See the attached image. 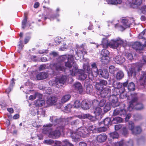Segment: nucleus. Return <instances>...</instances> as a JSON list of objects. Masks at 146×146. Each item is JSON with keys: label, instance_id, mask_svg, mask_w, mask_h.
I'll return each mask as SVG.
<instances>
[{"label": "nucleus", "instance_id": "2", "mask_svg": "<svg viewBox=\"0 0 146 146\" xmlns=\"http://www.w3.org/2000/svg\"><path fill=\"white\" fill-rule=\"evenodd\" d=\"M97 132V128L94 125L90 126L88 128L81 127L76 130L75 132H72L71 136L74 141H76L80 138V137H85L88 135L90 133H96Z\"/></svg>", "mask_w": 146, "mask_h": 146}, {"label": "nucleus", "instance_id": "26", "mask_svg": "<svg viewBox=\"0 0 146 146\" xmlns=\"http://www.w3.org/2000/svg\"><path fill=\"white\" fill-rule=\"evenodd\" d=\"M91 68L90 69L91 71L95 73V76H97L98 75V70L97 67L96 63L95 62L91 64Z\"/></svg>", "mask_w": 146, "mask_h": 146}, {"label": "nucleus", "instance_id": "37", "mask_svg": "<svg viewBox=\"0 0 146 146\" xmlns=\"http://www.w3.org/2000/svg\"><path fill=\"white\" fill-rule=\"evenodd\" d=\"M111 121V119L109 117L106 118L105 119L103 122H102L99 123V125L104 123L105 125L108 126L110 124Z\"/></svg>", "mask_w": 146, "mask_h": 146}, {"label": "nucleus", "instance_id": "27", "mask_svg": "<svg viewBox=\"0 0 146 146\" xmlns=\"http://www.w3.org/2000/svg\"><path fill=\"white\" fill-rule=\"evenodd\" d=\"M76 90H78L80 93L81 94L83 92V90L81 83L78 82H76L74 85Z\"/></svg>", "mask_w": 146, "mask_h": 146}, {"label": "nucleus", "instance_id": "34", "mask_svg": "<svg viewBox=\"0 0 146 146\" xmlns=\"http://www.w3.org/2000/svg\"><path fill=\"white\" fill-rule=\"evenodd\" d=\"M50 121L53 122L54 124L58 123H59V122L61 120V119H58L56 117L54 116L50 117Z\"/></svg>", "mask_w": 146, "mask_h": 146}, {"label": "nucleus", "instance_id": "21", "mask_svg": "<svg viewBox=\"0 0 146 146\" xmlns=\"http://www.w3.org/2000/svg\"><path fill=\"white\" fill-rule=\"evenodd\" d=\"M91 106L90 102L86 100H83L82 102L81 107L84 110L89 109Z\"/></svg>", "mask_w": 146, "mask_h": 146}, {"label": "nucleus", "instance_id": "24", "mask_svg": "<svg viewBox=\"0 0 146 146\" xmlns=\"http://www.w3.org/2000/svg\"><path fill=\"white\" fill-rule=\"evenodd\" d=\"M48 76L47 73L45 72H41L36 76V78L37 80H41L46 78Z\"/></svg>", "mask_w": 146, "mask_h": 146}, {"label": "nucleus", "instance_id": "35", "mask_svg": "<svg viewBox=\"0 0 146 146\" xmlns=\"http://www.w3.org/2000/svg\"><path fill=\"white\" fill-rule=\"evenodd\" d=\"M71 97L69 94H66L62 98L61 102L62 103H64L68 101Z\"/></svg>", "mask_w": 146, "mask_h": 146}, {"label": "nucleus", "instance_id": "36", "mask_svg": "<svg viewBox=\"0 0 146 146\" xmlns=\"http://www.w3.org/2000/svg\"><path fill=\"white\" fill-rule=\"evenodd\" d=\"M141 128L139 126L136 127L134 128L132 133L133 134H137L140 133L141 131Z\"/></svg>", "mask_w": 146, "mask_h": 146}, {"label": "nucleus", "instance_id": "14", "mask_svg": "<svg viewBox=\"0 0 146 146\" xmlns=\"http://www.w3.org/2000/svg\"><path fill=\"white\" fill-rule=\"evenodd\" d=\"M98 74L102 78L107 79L109 76V73L106 69H104L102 70L99 69L98 72Z\"/></svg>", "mask_w": 146, "mask_h": 146}, {"label": "nucleus", "instance_id": "12", "mask_svg": "<svg viewBox=\"0 0 146 146\" xmlns=\"http://www.w3.org/2000/svg\"><path fill=\"white\" fill-rule=\"evenodd\" d=\"M83 66L85 72L87 73L89 79L91 80H92L94 79V77H96L95 76V73L91 71L89 66L84 65Z\"/></svg>", "mask_w": 146, "mask_h": 146}, {"label": "nucleus", "instance_id": "16", "mask_svg": "<svg viewBox=\"0 0 146 146\" xmlns=\"http://www.w3.org/2000/svg\"><path fill=\"white\" fill-rule=\"evenodd\" d=\"M146 46V44L142 45L139 42H136L134 43L132 47L133 48L137 50H142L143 48Z\"/></svg>", "mask_w": 146, "mask_h": 146}, {"label": "nucleus", "instance_id": "47", "mask_svg": "<svg viewBox=\"0 0 146 146\" xmlns=\"http://www.w3.org/2000/svg\"><path fill=\"white\" fill-rule=\"evenodd\" d=\"M93 87L92 85H88L87 86L86 92L87 94H90L92 92Z\"/></svg>", "mask_w": 146, "mask_h": 146}, {"label": "nucleus", "instance_id": "7", "mask_svg": "<svg viewBox=\"0 0 146 146\" xmlns=\"http://www.w3.org/2000/svg\"><path fill=\"white\" fill-rule=\"evenodd\" d=\"M130 96L131 99L129 102V106L128 107L129 111H130L134 108L138 110H142L144 108V106L141 103L137 102L138 97L137 94H131Z\"/></svg>", "mask_w": 146, "mask_h": 146}, {"label": "nucleus", "instance_id": "5", "mask_svg": "<svg viewBox=\"0 0 146 146\" xmlns=\"http://www.w3.org/2000/svg\"><path fill=\"white\" fill-rule=\"evenodd\" d=\"M100 93L101 96L108 98L113 107H115L119 105L117 97L115 95H110L111 89L110 87L108 86L102 90Z\"/></svg>", "mask_w": 146, "mask_h": 146}, {"label": "nucleus", "instance_id": "62", "mask_svg": "<svg viewBox=\"0 0 146 146\" xmlns=\"http://www.w3.org/2000/svg\"><path fill=\"white\" fill-rule=\"evenodd\" d=\"M79 123V120L78 119H76L75 120L73 121L70 122V124L72 125H76L77 124Z\"/></svg>", "mask_w": 146, "mask_h": 146}, {"label": "nucleus", "instance_id": "52", "mask_svg": "<svg viewBox=\"0 0 146 146\" xmlns=\"http://www.w3.org/2000/svg\"><path fill=\"white\" fill-rule=\"evenodd\" d=\"M109 72L111 74H113L116 71V69L113 66H110L109 67Z\"/></svg>", "mask_w": 146, "mask_h": 146}, {"label": "nucleus", "instance_id": "45", "mask_svg": "<svg viewBox=\"0 0 146 146\" xmlns=\"http://www.w3.org/2000/svg\"><path fill=\"white\" fill-rule=\"evenodd\" d=\"M128 128L132 133V131H133L135 128L134 124L132 121H131L129 122Z\"/></svg>", "mask_w": 146, "mask_h": 146}, {"label": "nucleus", "instance_id": "53", "mask_svg": "<svg viewBox=\"0 0 146 146\" xmlns=\"http://www.w3.org/2000/svg\"><path fill=\"white\" fill-rule=\"evenodd\" d=\"M74 117H70L66 118L65 119L66 123L70 124L71 121L73 119Z\"/></svg>", "mask_w": 146, "mask_h": 146}, {"label": "nucleus", "instance_id": "55", "mask_svg": "<svg viewBox=\"0 0 146 146\" xmlns=\"http://www.w3.org/2000/svg\"><path fill=\"white\" fill-rule=\"evenodd\" d=\"M106 101L104 99L102 100L99 103V106L101 107H103L104 105H105L106 103Z\"/></svg>", "mask_w": 146, "mask_h": 146}, {"label": "nucleus", "instance_id": "6", "mask_svg": "<svg viewBox=\"0 0 146 146\" xmlns=\"http://www.w3.org/2000/svg\"><path fill=\"white\" fill-rule=\"evenodd\" d=\"M144 64H146V56H143V59L140 62L129 64V67L130 68H129L128 73L135 77L138 72L141 70L142 66Z\"/></svg>", "mask_w": 146, "mask_h": 146}, {"label": "nucleus", "instance_id": "50", "mask_svg": "<svg viewBox=\"0 0 146 146\" xmlns=\"http://www.w3.org/2000/svg\"><path fill=\"white\" fill-rule=\"evenodd\" d=\"M77 49L78 51H76V54L78 57L79 58L78 59H79V58H80L81 56L84 57V53L82 50H80L79 51Z\"/></svg>", "mask_w": 146, "mask_h": 146}, {"label": "nucleus", "instance_id": "1", "mask_svg": "<svg viewBox=\"0 0 146 146\" xmlns=\"http://www.w3.org/2000/svg\"><path fill=\"white\" fill-rule=\"evenodd\" d=\"M73 56L72 55H68V61L65 63L66 68L64 64L61 62L54 63L52 65V68L54 70L53 74H57L60 71H64L66 72L69 70V74L72 76H74L76 73L78 66L75 62H72L73 60Z\"/></svg>", "mask_w": 146, "mask_h": 146}, {"label": "nucleus", "instance_id": "10", "mask_svg": "<svg viewBox=\"0 0 146 146\" xmlns=\"http://www.w3.org/2000/svg\"><path fill=\"white\" fill-rule=\"evenodd\" d=\"M125 105L123 104L120 105V108L115 109L113 112V115L116 116L119 115L120 116L125 115L127 113V111L125 108Z\"/></svg>", "mask_w": 146, "mask_h": 146}, {"label": "nucleus", "instance_id": "13", "mask_svg": "<svg viewBox=\"0 0 146 146\" xmlns=\"http://www.w3.org/2000/svg\"><path fill=\"white\" fill-rule=\"evenodd\" d=\"M130 6L133 8H137L141 4L142 0H127Z\"/></svg>", "mask_w": 146, "mask_h": 146}, {"label": "nucleus", "instance_id": "11", "mask_svg": "<svg viewBox=\"0 0 146 146\" xmlns=\"http://www.w3.org/2000/svg\"><path fill=\"white\" fill-rule=\"evenodd\" d=\"M133 146V141L132 140L129 139L125 142L124 140H122L120 141L115 143L114 146Z\"/></svg>", "mask_w": 146, "mask_h": 146}, {"label": "nucleus", "instance_id": "61", "mask_svg": "<svg viewBox=\"0 0 146 146\" xmlns=\"http://www.w3.org/2000/svg\"><path fill=\"white\" fill-rule=\"evenodd\" d=\"M67 58V56L66 55L62 56L60 57V60L62 61H64L66 60Z\"/></svg>", "mask_w": 146, "mask_h": 146}, {"label": "nucleus", "instance_id": "56", "mask_svg": "<svg viewBox=\"0 0 146 146\" xmlns=\"http://www.w3.org/2000/svg\"><path fill=\"white\" fill-rule=\"evenodd\" d=\"M107 130V128L104 127H100L97 129L98 131L100 132H104Z\"/></svg>", "mask_w": 146, "mask_h": 146}, {"label": "nucleus", "instance_id": "42", "mask_svg": "<svg viewBox=\"0 0 146 146\" xmlns=\"http://www.w3.org/2000/svg\"><path fill=\"white\" fill-rule=\"evenodd\" d=\"M135 85L132 82L130 83L128 85V89L129 91H134L135 89Z\"/></svg>", "mask_w": 146, "mask_h": 146}, {"label": "nucleus", "instance_id": "15", "mask_svg": "<svg viewBox=\"0 0 146 146\" xmlns=\"http://www.w3.org/2000/svg\"><path fill=\"white\" fill-rule=\"evenodd\" d=\"M77 71L75 75L77 74L78 75V78L80 80H84L87 77V75L84 73V72L81 70H78L77 68Z\"/></svg>", "mask_w": 146, "mask_h": 146}, {"label": "nucleus", "instance_id": "28", "mask_svg": "<svg viewBox=\"0 0 146 146\" xmlns=\"http://www.w3.org/2000/svg\"><path fill=\"white\" fill-rule=\"evenodd\" d=\"M109 135L110 136L108 139L111 141L114 139H117L119 137L118 133L115 131L109 133Z\"/></svg>", "mask_w": 146, "mask_h": 146}, {"label": "nucleus", "instance_id": "18", "mask_svg": "<svg viewBox=\"0 0 146 146\" xmlns=\"http://www.w3.org/2000/svg\"><path fill=\"white\" fill-rule=\"evenodd\" d=\"M97 141L100 143L104 142L107 138L106 135L105 133H102L98 135L96 137Z\"/></svg>", "mask_w": 146, "mask_h": 146}, {"label": "nucleus", "instance_id": "44", "mask_svg": "<svg viewBox=\"0 0 146 146\" xmlns=\"http://www.w3.org/2000/svg\"><path fill=\"white\" fill-rule=\"evenodd\" d=\"M72 108V105L70 104H68L64 107L65 111L67 113H68L71 111Z\"/></svg>", "mask_w": 146, "mask_h": 146}, {"label": "nucleus", "instance_id": "63", "mask_svg": "<svg viewBox=\"0 0 146 146\" xmlns=\"http://www.w3.org/2000/svg\"><path fill=\"white\" fill-rule=\"evenodd\" d=\"M142 13L143 14H146V6H144L141 8Z\"/></svg>", "mask_w": 146, "mask_h": 146}, {"label": "nucleus", "instance_id": "25", "mask_svg": "<svg viewBox=\"0 0 146 146\" xmlns=\"http://www.w3.org/2000/svg\"><path fill=\"white\" fill-rule=\"evenodd\" d=\"M123 128V133L124 135L125 136L127 133V131L126 128L123 127V126L121 124L115 125V131H118Z\"/></svg>", "mask_w": 146, "mask_h": 146}, {"label": "nucleus", "instance_id": "8", "mask_svg": "<svg viewBox=\"0 0 146 146\" xmlns=\"http://www.w3.org/2000/svg\"><path fill=\"white\" fill-rule=\"evenodd\" d=\"M66 76H62L56 78L55 81L54 80H50L49 82V84L50 86H53L55 83L56 87L62 88L66 85Z\"/></svg>", "mask_w": 146, "mask_h": 146}, {"label": "nucleus", "instance_id": "9", "mask_svg": "<svg viewBox=\"0 0 146 146\" xmlns=\"http://www.w3.org/2000/svg\"><path fill=\"white\" fill-rule=\"evenodd\" d=\"M130 21L129 20L125 18L122 20L121 21V23L122 25H119L118 24H116L115 25V28L118 29L119 30L123 31L126 28L130 27V25L131 24V21H133L132 23H134V20L133 18L130 19Z\"/></svg>", "mask_w": 146, "mask_h": 146}, {"label": "nucleus", "instance_id": "29", "mask_svg": "<svg viewBox=\"0 0 146 146\" xmlns=\"http://www.w3.org/2000/svg\"><path fill=\"white\" fill-rule=\"evenodd\" d=\"M108 4L117 5L120 4L122 3L121 0H106Z\"/></svg>", "mask_w": 146, "mask_h": 146}, {"label": "nucleus", "instance_id": "20", "mask_svg": "<svg viewBox=\"0 0 146 146\" xmlns=\"http://www.w3.org/2000/svg\"><path fill=\"white\" fill-rule=\"evenodd\" d=\"M113 59L116 63L119 64H122L125 62V60L124 57L120 55L117 56L115 57Z\"/></svg>", "mask_w": 146, "mask_h": 146}, {"label": "nucleus", "instance_id": "58", "mask_svg": "<svg viewBox=\"0 0 146 146\" xmlns=\"http://www.w3.org/2000/svg\"><path fill=\"white\" fill-rule=\"evenodd\" d=\"M99 83L102 86H106L107 84V82L104 80H100Z\"/></svg>", "mask_w": 146, "mask_h": 146}, {"label": "nucleus", "instance_id": "46", "mask_svg": "<svg viewBox=\"0 0 146 146\" xmlns=\"http://www.w3.org/2000/svg\"><path fill=\"white\" fill-rule=\"evenodd\" d=\"M73 107L74 108H76L81 107V104L79 101L76 100L74 103Z\"/></svg>", "mask_w": 146, "mask_h": 146}, {"label": "nucleus", "instance_id": "22", "mask_svg": "<svg viewBox=\"0 0 146 146\" xmlns=\"http://www.w3.org/2000/svg\"><path fill=\"white\" fill-rule=\"evenodd\" d=\"M57 101L56 98L54 96H49L47 98L46 103L48 106L52 105Z\"/></svg>", "mask_w": 146, "mask_h": 146}, {"label": "nucleus", "instance_id": "64", "mask_svg": "<svg viewBox=\"0 0 146 146\" xmlns=\"http://www.w3.org/2000/svg\"><path fill=\"white\" fill-rule=\"evenodd\" d=\"M79 144L80 146H87V143L83 141L80 142Z\"/></svg>", "mask_w": 146, "mask_h": 146}, {"label": "nucleus", "instance_id": "23", "mask_svg": "<svg viewBox=\"0 0 146 146\" xmlns=\"http://www.w3.org/2000/svg\"><path fill=\"white\" fill-rule=\"evenodd\" d=\"M139 79V82L141 85H143L146 82V71L142 72Z\"/></svg>", "mask_w": 146, "mask_h": 146}, {"label": "nucleus", "instance_id": "31", "mask_svg": "<svg viewBox=\"0 0 146 146\" xmlns=\"http://www.w3.org/2000/svg\"><path fill=\"white\" fill-rule=\"evenodd\" d=\"M79 118L81 119H85L87 118L91 120H92V118H93V117L91 115L89 114H82L81 115L78 116Z\"/></svg>", "mask_w": 146, "mask_h": 146}, {"label": "nucleus", "instance_id": "3", "mask_svg": "<svg viewBox=\"0 0 146 146\" xmlns=\"http://www.w3.org/2000/svg\"><path fill=\"white\" fill-rule=\"evenodd\" d=\"M123 43V40L119 38L111 40L109 42L107 38H104L102 39V44L99 46L104 48H106L109 46L111 48L116 49L118 50H119Z\"/></svg>", "mask_w": 146, "mask_h": 146}, {"label": "nucleus", "instance_id": "41", "mask_svg": "<svg viewBox=\"0 0 146 146\" xmlns=\"http://www.w3.org/2000/svg\"><path fill=\"white\" fill-rule=\"evenodd\" d=\"M109 58L108 56H102L101 58V62L104 64H106L109 62Z\"/></svg>", "mask_w": 146, "mask_h": 146}, {"label": "nucleus", "instance_id": "48", "mask_svg": "<svg viewBox=\"0 0 146 146\" xmlns=\"http://www.w3.org/2000/svg\"><path fill=\"white\" fill-rule=\"evenodd\" d=\"M101 54L102 56H108L109 54V52L106 49H103L101 51Z\"/></svg>", "mask_w": 146, "mask_h": 146}, {"label": "nucleus", "instance_id": "38", "mask_svg": "<svg viewBox=\"0 0 146 146\" xmlns=\"http://www.w3.org/2000/svg\"><path fill=\"white\" fill-rule=\"evenodd\" d=\"M138 37L139 39H145L146 38V29L144 30L139 35Z\"/></svg>", "mask_w": 146, "mask_h": 146}, {"label": "nucleus", "instance_id": "49", "mask_svg": "<svg viewBox=\"0 0 146 146\" xmlns=\"http://www.w3.org/2000/svg\"><path fill=\"white\" fill-rule=\"evenodd\" d=\"M127 96L126 92L123 89L122 92L119 95V97L120 98L123 99L127 97Z\"/></svg>", "mask_w": 146, "mask_h": 146}, {"label": "nucleus", "instance_id": "43", "mask_svg": "<svg viewBox=\"0 0 146 146\" xmlns=\"http://www.w3.org/2000/svg\"><path fill=\"white\" fill-rule=\"evenodd\" d=\"M25 17L22 22V28L24 29L26 27V23L27 21V17L25 13Z\"/></svg>", "mask_w": 146, "mask_h": 146}, {"label": "nucleus", "instance_id": "32", "mask_svg": "<svg viewBox=\"0 0 146 146\" xmlns=\"http://www.w3.org/2000/svg\"><path fill=\"white\" fill-rule=\"evenodd\" d=\"M35 111L34 113L32 112V114L33 115H34L37 114V115L40 114L41 115H44L45 114V112L42 108L39 109L38 110H37V109H35Z\"/></svg>", "mask_w": 146, "mask_h": 146}, {"label": "nucleus", "instance_id": "17", "mask_svg": "<svg viewBox=\"0 0 146 146\" xmlns=\"http://www.w3.org/2000/svg\"><path fill=\"white\" fill-rule=\"evenodd\" d=\"M58 146H73V145L70 143L66 139L62 142L58 141L56 142Z\"/></svg>", "mask_w": 146, "mask_h": 146}, {"label": "nucleus", "instance_id": "33", "mask_svg": "<svg viewBox=\"0 0 146 146\" xmlns=\"http://www.w3.org/2000/svg\"><path fill=\"white\" fill-rule=\"evenodd\" d=\"M44 104L45 101L42 99L37 100L35 103V105L38 106H43Z\"/></svg>", "mask_w": 146, "mask_h": 146}, {"label": "nucleus", "instance_id": "59", "mask_svg": "<svg viewBox=\"0 0 146 146\" xmlns=\"http://www.w3.org/2000/svg\"><path fill=\"white\" fill-rule=\"evenodd\" d=\"M35 95L36 98H38L39 99V100L42 99V94L39 93H36L35 94Z\"/></svg>", "mask_w": 146, "mask_h": 146}, {"label": "nucleus", "instance_id": "54", "mask_svg": "<svg viewBox=\"0 0 146 146\" xmlns=\"http://www.w3.org/2000/svg\"><path fill=\"white\" fill-rule=\"evenodd\" d=\"M126 56L127 59L129 60H131L133 59V56L132 54L127 53Z\"/></svg>", "mask_w": 146, "mask_h": 146}, {"label": "nucleus", "instance_id": "40", "mask_svg": "<svg viewBox=\"0 0 146 146\" xmlns=\"http://www.w3.org/2000/svg\"><path fill=\"white\" fill-rule=\"evenodd\" d=\"M111 108L110 103L107 102L105 105L104 109V110L105 112H106L110 110Z\"/></svg>", "mask_w": 146, "mask_h": 146}, {"label": "nucleus", "instance_id": "57", "mask_svg": "<svg viewBox=\"0 0 146 146\" xmlns=\"http://www.w3.org/2000/svg\"><path fill=\"white\" fill-rule=\"evenodd\" d=\"M122 86V84L120 82H118L116 83L115 88L118 90L121 88Z\"/></svg>", "mask_w": 146, "mask_h": 146}, {"label": "nucleus", "instance_id": "4", "mask_svg": "<svg viewBox=\"0 0 146 146\" xmlns=\"http://www.w3.org/2000/svg\"><path fill=\"white\" fill-rule=\"evenodd\" d=\"M52 124H48L44 125V128L43 129L42 132L44 134H48L49 137L55 139L59 137L60 135V132L62 131L64 127L63 126H59L57 127L56 130L52 131L51 127Z\"/></svg>", "mask_w": 146, "mask_h": 146}, {"label": "nucleus", "instance_id": "19", "mask_svg": "<svg viewBox=\"0 0 146 146\" xmlns=\"http://www.w3.org/2000/svg\"><path fill=\"white\" fill-rule=\"evenodd\" d=\"M94 113L95 115L96 118L97 117H99L100 118L101 117V116L103 114V112L102 109L100 107H97L95 108Z\"/></svg>", "mask_w": 146, "mask_h": 146}, {"label": "nucleus", "instance_id": "30", "mask_svg": "<svg viewBox=\"0 0 146 146\" xmlns=\"http://www.w3.org/2000/svg\"><path fill=\"white\" fill-rule=\"evenodd\" d=\"M124 74L121 71H119L117 72L115 75V78L117 80H120L123 77Z\"/></svg>", "mask_w": 146, "mask_h": 146}, {"label": "nucleus", "instance_id": "39", "mask_svg": "<svg viewBox=\"0 0 146 146\" xmlns=\"http://www.w3.org/2000/svg\"><path fill=\"white\" fill-rule=\"evenodd\" d=\"M123 121L122 119L120 117H116L113 119L112 122L113 123H120L122 122Z\"/></svg>", "mask_w": 146, "mask_h": 146}, {"label": "nucleus", "instance_id": "51", "mask_svg": "<svg viewBox=\"0 0 146 146\" xmlns=\"http://www.w3.org/2000/svg\"><path fill=\"white\" fill-rule=\"evenodd\" d=\"M95 87L99 91L102 90L103 88L102 86L98 82H97L96 83Z\"/></svg>", "mask_w": 146, "mask_h": 146}, {"label": "nucleus", "instance_id": "60", "mask_svg": "<svg viewBox=\"0 0 146 146\" xmlns=\"http://www.w3.org/2000/svg\"><path fill=\"white\" fill-rule=\"evenodd\" d=\"M85 45H86V44L85 43H84L81 45L80 46H79L78 45L76 44V47L78 49H80L82 48V49L84 50V46Z\"/></svg>", "mask_w": 146, "mask_h": 146}]
</instances>
